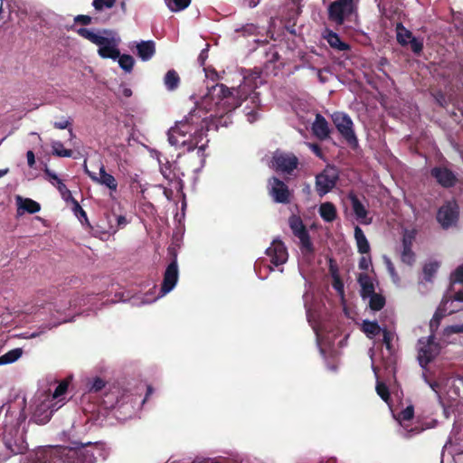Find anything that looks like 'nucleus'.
<instances>
[{"mask_svg":"<svg viewBox=\"0 0 463 463\" xmlns=\"http://www.w3.org/2000/svg\"><path fill=\"white\" fill-rule=\"evenodd\" d=\"M314 329L316 332L317 341V345L319 346L320 352L322 354H325V352H326L325 347L327 345V342L324 336L323 330L320 328H314Z\"/></svg>","mask_w":463,"mask_h":463,"instance_id":"43","label":"nucleus"},{"mask_svg":"<svg viewBox=\"0 0 463 463\" xmlns=\"http://www.w3.org/2000/svg\"><path fill=\"white\" fill-rule=\"evenodd\" d=\"M333 287L340 295L341 298L344 299V284L338 278L334 279Z\"/></svg>","mask_w":463,"mask_h":463,"instance_id":"53","label":"nucleus"},{"mask_svg":"<svg viewBox=\"0 0 463 463\" xmlns=\"http://www.w3.org/2000/svg\"><path fill=\"white\" fill-rule=\"evenodd\" d=\"M450 331L453 333L463 332V325L451 326Z\"/></svg>","mask_w":463,"mask_h":463,"instance_id":"62","label":"nucleus"},{"mask_svg":"<svg viewBox=\"0 0 463 463\" xmlns=\"http://www.w3.org/2000/svg\"><path fill=\"white\" fill-rule=\"evenodd\" d=\"M354 239L358 251L362 254H367L370 251V244L363 230L359 226L354 227Z\"/></svg>","mask_w":463,"mask_h":463,"instance_id":"27","label":"nucleus"},{"mask_svg":"<svg viewBox=\"0 0 463 463\" xmlns=\"http://www.w3.org/2000/svg\"><path fill=\"white\" fill-rule=\"evenodd\" d=\"M247 118H248V121L250 123H253L254 121L257 120L258 118V114L257 112H254V111H250V112H248L247 113Z\"/></svg>","mask_w":463,"mask_h":463,"instance_id":"58","label":"nucleus"},{"mask_svg":"<svg viewBox=\"0 0 463 463\" xmlns=\"http://www.w3.org/2000/svg\"><path fill=\"white\" fill-rule=\"evenodd\" d=\"M85 172L90 177V179L92 181H94L95 183L106 186L112 193L117 191V189H118L117 180L115 179V177L112 175L106 172L105 166L103 165H101L99 167V175L89 171L86 167H85Z\"/></svg>","mask_w":463,"mask_h":463,"instance_id":"18","label":"nucleus"},{"mask_svg":"<svg viewBox=\"0 0 463 463\" xmlns=\"http://www.w3.org/2000/svg\"><path fill=\"white\" fill-rule=\"evenodd\" d=\"M376 392L378 395L386 402L389 400V391L386 385L382 383H378L376 385Z\"/></svg>","mask_w":463,"mask_h":463,"instance_id":"47","label":"nucleus"},{"mask_svg":"<svg viewBox=\"0 0 463 463\" xmlns=\"http://www.w3.org/2000/svg\"><path fill=\"white\" fill-rule=\"evenodd\" d=\"M118 60V65L120 66V68L125 71L126 72H130L133 69V66H134V59L130 56V55H128V54H123V55H120L118 56V58H117Z\"/></svg>","mask_w":463,"mask_h":463,"instance_id":"37","label":"nucleus"},{"mask_svg":"<svg viewBox=\"0 0 463 463\" xmlns=\"http://www.w3.org/2000/svg\"><path fill=\"white\" fill-rule=\"evenodd\" d=\"M117 222L119 227H124L128 223L127 219L122 215L117 217Z\"/></svg>","mask_w":463,"mask_h":463,"instance_id":"59","label":"nucleus"},{"mask_svg":"<svg viewBox=\"0 0 463 463\" xmlns=\"http://www.w3.org/2000/svg\"><path fill=\"white\" fill-rule=\"evenodd\" d=\"M269 190L275 202L281 203L289 202L290 192L288 186L278 178L273 177L269 180Z\"/></svg>","mask_w":463,"mask_h":463,"instance_id":"16","label":"nucleus"},{"mask_svg":"<svg viewBox=\"0 0 463 463\" xmlns=\"http://www.w3.org/2000/svg\"><path fill=\"white\" fill-rule=\"evenodd\" d=\"M137 50L141 60L148 61L155 54V43L152 41H142L137 44Z\"/></svg>","mask_w":463,"mask_h":463,"instance_id":"25","label":"nucleus"},{"mask_svg":"<svg viewBox=\"0 0 463 463\" xmlns=\"http://www.w3.org/2000/svg\"><path fill=\"white\" fill-rule=\"evenodd\" d=\"M323 36L332 48H334L337 51L349 50V45L347 43L342 42L339 35L336 33H335L331 30H326L324 32Z\"/></svg>","mask_w":463,"mask_h":463,"instance_id":"24","label":"nucleus"},{"mask_svg":"<svg viewBox=\"0 0 463 463\" xmlns=\"http://www.w3.org/2000/svg\"><path fill=\"white\" fill-rule=\"evenodd\" d=\"M298 158L293 154L277 151L273 156L272 166L280 172L290 173L297 168Z\"/></svg>","mask_w":463,"mask_h":463,"instance_id":"13","label":"nucleus"},{"mask_svg":"<svg viewBox=\"0 0 463 463\" xmlns=\"http://www.w3.org/2000/svg\"><path fill=\"white\" fill-rule=\"evenodd\" d=\"M338 179V172L333 166H327L321 174L317 175L316 188L320 196L330 192Z\"/></svg>","mask_w":463,"mask_h":463,"instance_id":"11","label":"nucleus"},{"mask_svg":"<svg viewBox=\"0 0 463 463\" xmlns=\"http://www.w3.org/2000/svg\"><path fill=\"white\" fill-rule=\"evenodd\" d=\"M362 330L369 338L376 336L383 329L376 322L364 320L362 324Z\"/></svg>","mask_w":463,"mask_h":463,"instance_id":"29","label":"nucleus"},{"mask_svg":"<svg viewBox=\"0 0 463 463\" xmlns=\"http://www.w3.org/2000/svg\"><path fill=\"white\" fill-rule=\"evenodd\" d=\"M167 7L172 12L184 10L191 3V0H165Z\"/></svg>","mask_w":463,"mask_h":463,"instance_id":"36","label":"nucleus"},{"mask_svg":"<svg viewBox=\"0 0 463 463\" xmlns=\"http://www.w3.org/2000/svg\"><path fill=\"white\" fill-rule=\"evenodd\" d=\"M413 415V407L407 406L396 418L401 425L400 434L405 438H411L422 431V428L419 426L410 427V421L412 420Z\"/></svg>","mask_w":463,"mask_h":463,"instance_id":"12","label":"nucleus"},{"mask_svg":"<svg viewBox=\"0 0 463 463\" xmlns=\"http://www.w3.org/2000/svg\"><path fill=\"white\" fill-rule=\"evenodd\" d=\"M418 361L422 368L432 362L439 354L441 347L432 335L420 338L417 345Z\"/></svg>","mask_w":463,"mask_h":463,"instance_id":"6","label":"nucleus"},{"mask_svg":"<svg viewBox=\"0 0 463 463\" xmlns=\"http://www.w3.org/2000/svg\"><path fill=\"white\" fill-rule=\"evenodd\" d=\"M327 11L328 19L336 25H341L354 13V4L353 0H335L329 5Z\"/></svg>","mask_w":463,"mask_h":463,"instance_id":"8","label":"nucleus"},{"mask_svg":"<svg viewBox=\"0 0 463 463\" xmlns=\"http://www.w3.org/2000/svg\"><path fill=\"white\" fill-rule=\"evenodd\" d=\"M397 41L402 45H407L409 44L410 40L412 37L411 33L407 30L405 27H403L402 24L397 25Z\"/></svg>","mask_w":463,"mask_h":463,"instance_id":"35","label":"nucleus"},{"mask_svg":"<svg viewBox=\"0 0 463 463\" xmlns=\"http://www.w3.org/2000/svg\"><path fill=\"white\" fill-rule=\"evenodd\" d=\"M204 72H205V76L208 78L209 77L213 78V75H215L214 70L204 69Z\"/></svg>","mask_w":463,"mask_h":463,"instance_id":"63","label":"nucleus"},{"mask_svg":"<svg viewBox=\"0 0 463 463\" xmlns=\"http://www.w3.org/2000/svg\"><path fill=\"white\" fill-rule=\"evenodd\" d=\"M372 265V260L370 256H363L359 260V269L363 270H367Z\"/></svg>","mask_w":463,"mask_h":463,"instance_id":"51","label":"nucleus"},{"mask_svg":"<svg viewBox=\"0 0 463 463\" xmlns=\"http://www.w3.org/2000/svg\"><path fill=\"white\" fill-rule=\"evenodd\" d=\"M312 130L316 137L325 139L329 135L328 124L326 118L320 114H317L316 119L312 125Z\"/></svg>","mask_w":463,"mask_h":463,"instance_id":"22","label":"nucleus"},{"mask_svg":"<svg viewBox=\"0 0 463 463\" xmlns=\"http://www.w3.org/2000/svg\"><path fill=\"white\" fill-rule=\"evenodd\" d=\"M401 260L407 265H412L415 261V255L411 248H402L401 252Z\"/></svg>","mask_w":463,"mask_h":463,"instance_id":"42","label":"nucleus"},{"mask_svg":"<svg viewBox=\"0 0 463 463\" xmlns=\"http://www.w3.org/2000/svg\"><path fill=\"white\" fill-rule=\"evenodd\" d=\"M266 254L270 259V262L276 266L284 264L288 258L286 246L278 239L271 242L266 250Z\"/></svg>","mask_w":463,"mask_h":463,"instance_id":"15","label":"nucleus"},{"mask_svg":"<svg viewBox=\"0 0 463 463\" xmlns=\"http://www.w3.org/2000/svg\"><path fill=\"white\" fill-rule=\"evenodd\" d=\"M115 2L116 0H94L92 5L96 10L100 11L103 9L111 8Z\"/></svg>","mask_w":463,"mask_h":463,"instance_id":"44","label":"nucleus"},{"mask_svg":"<svg viewBox=\"0 0 463 463\" xmlns=\"http://www.w3.org/2000/svg\"><path fill=\"white\" fill-rule=\"evenodd\" d=\"M180 82V78L177 72L174 70H170L166 72L164 78V83L168 90H175Z\"/></svg>","mask_w":463,"mask_h":463,"instance_id":"28","label":"nucleus"},{"mask_svg":"<svg viewBox=\"0 0 463 463\" xmlns=\"http://www.w3.org/2000/svg\"><path fill=\"white\" fill-rule=\"evenodd\" d=\"M44 173L48 176V180L52 185H55L59 181L61 180L54 172L51 171L49 168H45Z\"/></svg>","mask_w":463,"mask_h":463,"instance_id":"50","label":"nucleus"},{"mask_svg":"<svg viewBox=\"0 0 463 463\" xmlns=\"http://www.w3.org/2000/svg\"><path fill=\"white\" fill-rule=\"evenodd\" d=\"M347 198L351 203L352 209L356 220L362 224H370L372 222V217L369 216V212L366 206L358 199V197L353 192L348 194Z\"/></svg>","mask_w":463,"mask_h":463,"instance_id":"19","label":"nucleus"},{"mask_svg":"<svg viewBox=\"0 0 463 463\" xmlns=\"http://www.w3.org/2000/svg\"><path fill=\"white\" fill-rule=\"evenodd\" d=\"M452 279L454 282L463 284V266H459L452 274Z\"/></svg>","mask_w":463,"mask_h":463,"instance_id":"52","label":"nucleus"},{"mask_svg":"<svg viewBox=\"0 0 463 463\" xmlns=\"http://www.w3.org/2000/svg\"><path fill=\"white\" fill-rule=\"evenodd\" d=\"M382 332L383 335V344L386 348L392 352V341L394 339V333L387 330L386 328H383Z\"/></svg>","mask_w":463,"mask_h":463,"instance_id":"46","label":"nucleus"},{"mask_svg":"<svg viewBox=\"0 0 463 463\" xmlns=\"http://www.w3.org/2000/svg\"><path fill=\"white\" fill-rule=\"evenodd\" d=\"M439 263L436 260H431L426 263L423 267L424 279L430 281L434 274L438 271Z\"/></svg>","mask_w":463,"mask_h":463,"instance_id":"34","label":"nucleus"},{"mask_svg":"<svg viewBox=\"0 0 463 463\" xmlns=\"http://www.w3.org/2000/svg\"><path fill=\"white\" fill-rule=\"evenodd\" d=\"M431 175L442 186H452L456 182L455 175L447 168L437 167L432 169Z\"/></svg>","mask_w":463,"mask_h":463,"instance_id":"21","label":"nucleus"},{"mask_svg":"<svg viewBox=\"0 0 463 463\" xmlns=\"http://www.w3.org/2000/svg\"><path fill=\"white\" fill-rule=\"evenodd\" d=\"M409 44L411 45V50L415 53H420L421 52V50H422V47H423L422 41H420V39L415 38L413 36L410 40Z\"/></svg>","mask_w":463,"mask_h":463,"instance_id":"48","label":"nucleus"},{"mask_svg":"<svg viewBox=\"0 0 463 463\" xmlns=\"http://www.w3.org/2000/svg\"><path fill=\"white\" fill-rule=\"evenodd\" d=\"M76 23H81L83 24H90L91 23V17L89 15L80 14L74 18Z\"/></svg>","mask_w":463,"mask_h":463,"instance_id":"55","label":"nucleus"},{"mask_svg":"<svg viewBox=\"0 0 463 463\" xmlns=\"http://www.w3.org/2000/svg\"><path fill=\"white\" fill-rule=\"evenodd\" d=\"M331 118L335 128L346 142L352 146H357L358 139L351 118L344 112H335Z\"/></svg>","mask_w":463,"mask_h":463,"instance_id":"7","label":"nucleus"},{"mask_svg":"<svg viewBox=\"0 0 463 463\" xmlns=\"http://www.w3.org/2000/svg\"><path fill=\"white\" fill-rule=\"evenodd\" d=\"M122 93L125 97H130L132 95V91L128 88H123Z\"/></svg>","mask_w":463,"mask_h":463,"instance_id":"64","label":"nucleus"},{"mask_svg":"<svg viewBox=\"0 0 463 463\" xmlns=\"http://www.w3.org/2000/svg\"><path fill=\"white\" fill-rule=\"evenodd\" d=\"M67 389L68 382L63 381L52 392L39 391L35 394L33 402V417L38 423H46L52 413L65 404Z\"/></svg>","mask_w":463,"mask_h":463,"instance_id":"2","label":"nucleus"},{"mask_svg":"<svg viewBox=\"0 0 463 463\" xmlns=\"http://www.w3.org/2000/svg\"><path fill=\"white\" fill-rule=\"evenodd\" d=\"M383 260L386 266L387 271L392 278L393 284H395L396 286H400L401 279L398 273L396 272L394 265L392 262L391 259L387 256H383Z\"/></svg>","mask_w":463,"mask_h":463,"instance_id":"33","label":"nucleus"},{"mask_svg":"<svg viewBox=\"0 0 463 463\" xmlns=\"http://www.w3.org/2000/svg\"><path fill=\"white\" fill-rule=\"evenodd\" d=\"M369 298V307L372 310H381L385 305V298L380 294L374 293L367 297Z\"/></svg>","mask_w":463,"mask_h":463,"instance_id":"31","label":"nucleus"},{"mask_svg":"<svg viewBox=\"0 0 463 463\" xmlns=\"http://www.w3.org/2000/svg\"><path fill=\"white\" fill-rule=\"evenodd\" d=\"M15 201L18 215H23L24 213H36L41 210L40 204L30 198H23L21 195H16Z\"/></svg>","mask_w":463,"mask_h":463,"instance_id":"20","label":"nucleus"},{"mask_svg":"<svg viewBox=\"0 0 463 463\" xmlns=\"http://www.w3.org/2000/svg\"><path fill=\"white\" fill-rule=\"evenodd\" d=\"M159 164H160V171L162 173V175H164V177L169 181H172L175 177V173H174V165L169 163V162H165V164H162L161 161L159 160Z\"/></svg>","mask_w":463,"mask_h":463,"instance_id":"38","label":"nucleus"},{"mask_svg":"<svg viewBox=\"0 0 463 463\" xmlns=\"http://www.w3.org/2000/svg\"><path fill=\"white\" fill-rule=\"evenodd\" d=\"M71 125V121L67 118H63L60 121H56L53 123L54 128L58 129H65L68 128Z\"/></svg>","mask_w":463,"mask_h":463,"instance_id":"54","label":"nucleus"},{"mask_svg":"<svg viewBox=\"0 0 463 463\" xmlns=\"http://www.w3.org/2000/svg\"><path fill=\"white\" fill-rule=\"evenodd\" d=\"M207 58V50H203L198 57L200 63L203 65Z\"/></svg>","mask_w":463,"mask_h":463,"instance_id":"60","label":"nucleus"},{"mask_svg":"<svg viewBox=\"0 0 463 463\" xmlns=\"http://www.w3.org/2000/svg\"><path fill=\"white\" fill-rule=\"evenodd\" d=\"M104 386H105V382L99 377L90 379L87 382V388L90 392H99Z\"/></svg>","mask_w":463,"mask_h":463,"instance_id":"41","label":"nucleus"},{"mask_svg":"<svg viewBox=\"0 0 463 463\" xmlns=\"http://www.w3.org/2000/svg\"><path fill=\"white\" fill-rule=\"evenodd\" d=\"M307 145L318 157L322 156V153H321L320 147L317 145L310 144V143H308Z\"/></svg>","mask_w":463,"mask_h":463,"instance_id":"56","label":"nucleus"},{"mask_svg":"<svg viewBox=\"0 0 463 463\" xmlns=\"http://www.w3.org/2000/svg\"><path fill=\"white\" fill-rule=\"evenodd\" d=\"M415 237V230H405L402 235V248H411Z\"/></svg>","mask_w":463,"mask_h":463,"instance_id":"40","label":"nucleus"},{"mask_svg":"<svg viewBox=\"0 0 463 463\" xmlns=\"http://www.w3.org/2000/svg\"><path fill=\"white\" fill-rule=\"evenodd\" d=\"M77 33L99 47L98 53L101 58L117 60L119 56V35L112 30H93L80 28Z\"/></svg>","mask_w":463,"mask_h":463,"instance_id":"3","label":"nucleus"},{"mask_svg":"<svg viewBox=\"0 0 463 463\" xmlns=\"http://www.w3.org/2000/svg\"><path fill=\"white\" fill-rule=\"evenodd\" d=\"M461 309H463V292L458 291L453 296L449 294L445 295L442 302L430 320V327H438L439 321L443 317Z\"/></svg>","mask_w":463,"mask_h":463,"instance_id":"5","label":"nucleus"},{"mask_svg":"<svg viewBox=\"0 0 463 463\" xmlns=\"http://www.w3.org/2000/svg\"><path fill=\"white\" fill-rule=\"evenodd\" d=\"M22 350L20 348L13 349L6 354L0 356V365L8 364L15 362L22 355Z\"/></svg>","mask_w":463,"mask_h":463,"instance_id":"30","label":"nucleus"},{"mask_svg":"<svg viewBox=\"0 0 463 463\" xmlns=\"http://www.w3.org/2000/svg\"><path fill=\"white\" fill-rule=\"evenodd\" d=\"M48 310L50 311L53 309L57 313H64L67 309H70L72 306H75V304H72L71 301L69 300L66 304H48Z\"/></svg>","mask_w":463,"mask_h":463,"instance_id":"45","label":"nucleus"},{"mask_svg":"<svg viewBox=\"0 0 463 463\" xmlns=\"http://www.w3.org/2000/svg\"><path fill=\"white\" fill-rule=\"evenodd\" d=\"M54 186L58 189L59 193L61 194V198L64 201H66V202L73 201L74 198L72 197L71 191L63 184L62 180L59 181Z\"/></svg>","mask_w":463,"mask_h":463,"instance_id":"39","label":"nucleus"},{"mask_svg":"<svg viewBox=\"0 0 463 463\" xmlns=\"http://www.w3.org/2000/svg\"><path fill=\"white\" fill-rule=\"evenodd\" d=\"M52 154L61 157H71L72 156V151L70 149H66L62 143L60 141H52Z\"/></svg>","mask_w":463,"mask_h":463,"instance_id":"32","label":"nucleus"},{"mask_svg":"<svg viewBox=\"0 0 463 463\" xmlns=\"http://www.w3.org/2000/svg\"><path fill=\"white\" fill-rule=\"evenodd\" d=\"M178 280V267L175 261L171 262L164 275V280L160 289V297H163L174 289Z\"/></svg>","mask_w":463,"mask_h":463,"instance_id":"17","label":"nucleus"},{"mask_svg":"<svg viewBox=\"0 0 463 463\" xmlns=\"http://www.w3.org/2000/svg\"><path fill=\"white\" fill-rule=\"evenodd\" d=\"M318 213L321 218L327 222L335 221L337 216L335 206L329 202H326L320 204Z\"/></svg>","mask_w":463,"mask_h":463,"instance_id":"26","label":"nucleus"},{"mask_svg":"<svg viewBox=\"0 0 463 463\" xmlns=\"http://www.w3.org/2000/svg\"><path fill=\"white\" fill-rule=\"evenodd\" d=\"M80 452L67 448H45L36 453L34 463H71Z\"/></svg>","mask_w":463,"mask_h":463,"instance_id":"4","label":"nucleus"},{"mask_svg":"<svg viewBox=\"0 0 463 463\" xmlns=\"http://www.w3.org/2000/svg\"><path fill=\"white\" fill-rule=\"evenodd\" d=\"M4 442L6 449L13 454H22L27 449L24 432L16 428H12L5 432Z\"/></svg>","mask_w":463,"mask_h":463,"instance_id":"10","label":"nucleus"},{"mask_svg":"<svg viewBox=\"0 0 463 463\" xmlns=\"http://www.w3.org/2000/svg\"><path fill=\"white\" fill-rule=\"evenodd\" d=\"M358 282L361 287V296L364 299L375 293L374 282L367 274L361 273L358 276Z\"/></svg>","mask_w":463,"mask_h":463,"instance_id":"23","label":"nucleus"},{"mask_svg":"<svg viewBox=\"0 0 463 463\" xmlns=\"http://www.w3.org/2000/svg\"><path fill=\"white\" fill-rule=\"evenodd\" d=\"M68 321H69L68 319L64 318V319H62V320H61L59 322L53 323L52 325L46 326L45 328L46 329H51V328H52L54 326H57L58 325H61V323H66Z\"/></svg>","mask_w":463,"mask_h":463,"instance_id":"61","label":"nucleus"},{"mask_svg":"<svg viewBox=\"0 0 463 463\" xmlns=\"http://www.w3.org/2000/svg\"><path fill=\"white\" fill-rule=\"evenodd\" d=\"M260 83V72L248 71L237 88H228L224 84L208 88L200 100L195 101V108L168 130L169 144L188 152L198 148V153H203L208 143L206 132L212 127L215 129L227 127L232 122V111L243 100L258 99L255 90Z\"/></svg>","mask_w":463,"mask_h":463,"instance_id":"1","label":"nucleus"},{"mask_svg":"<svg viewBox=\"0 0 463 463\" xmlns=\"http://www.w3.org/2000/svg\"><path fill=\"white\" fill-rule=\"evenodd\" d=\"M74 204L73 206V212L75 213V215L79 218H84L85 220L87 219V214H86V212L81 208V206L79 204V203L73 199V201H71Z\"/></svg>","mask_w":463,"mask_h":463,"instance_id":"49","label":"nucleus"},{"mask_svg":"<svg viewBox=\"0 0 463 463\" xmlns=\"http://www.w3.org/2000/svg\"><path fill=\"white\" fill-rule=\"evenodd\" d=\"M458 206L456 202H448L438 212V221L444 228L452 226L458 220Z\"/></svg>","mask_w":463,"mask_h":463,"instance_id":"14","label":"nucleus"},{"mask_svg":"<svg viewBox=\"0 0 463 463\" xmlns=\"http://www.w3.org/2000/svg\"><path fill=\"white\" fill-rule=\"evenodd\" d=\"M26 157H27V163L29 165V166H33L35 163V158H34V154L33 151H28L27 154H26Z\"/></svg>","mask_w":463,"mask_h":463,"instance_id":"57","label":"nucleus"},{"mask_svg":"<svg viewBox=\"0 0 463 463\" xmlns=\"http://www.w3.org/2000/svg\"><path fill=\"white\" fill-rule=\"evenodd\" d=\"M288 224L294 235L299 239L301 252L306 256L312 255L314 251L313 244L301 218L292 215L288 219Z\"/></svg>","mask_w":463,"mask_h":463,"instance_id":"9","label":"nucleus"}]
</instances>
